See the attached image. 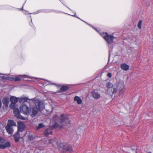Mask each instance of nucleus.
I'll return each instance as SVG.
<instances>
[{
    "label": "nucleus",
    "instance_id": "49",
    "mask_svg": "<svg viewBox=\"0 0 153 153\" xmlns=\"http://www.w3.org/2000/svg\"><path fill=\"white\" fill-rule=\"evenodd\" d=\"M152 153L151 152H149V153Z\"/></svg>",
    "mask_w": 153,
    "mask_h": 153
},
{
    "label": "nucleus",
    "instance_id": "20",
    "mask_svg": "<svg viewBox=\"0 0 153 153\" xmlns=\"http://www.w3.org/2000/svg\"><path fill=\"white\" fill-rule=\"evenodd\" d=\"M9 102V99L8 98L5 97L2 100V102L5 106H8V104Z\"/></svg>",
    "mask_w": 153,
    "mask_h": 153
},
{
    "label": "nucleus",
    "instance_id": "29",
    "mask_svg": "<svg viewBox=\"0 0 153 153\" xmlns=\"http://www.w3.org/2000/svg\"><path fill=\"white\" fill-rule=\"evenodd\" d=\"M6 142V140L2 137H0V143L3 144Z\"/></svg>",
    "mask_w": 153,
    "mask_h": 153
},
{
    "label": "nucleus",
    "instance_id": "16",
    "mask_svg": "<svg viewBox=\"0 0 153 153\" xmlns=\"http://www.w3.org/2000/svg\"><path fill=\"white\" fill-rule=\"evenodd\" d=\"M120 68L123 70L125 71H127L129 69V66L125 63L121 64Z\"/></svg>",
    "mask_w": 153,
    "mask_h": 153
},
{
    "label": "nucleus",
    "instance_id": "43",
    "mask_svg": "<svg viewBox=\"0 0 153 153\" xmlns=\"http://www.w3.org/2000/svg\"><path fill=\"white\" fill-rule=\"evenodd\" d=\"M147 4L148 5V6H149V4L148 3Z\"/></svg>",
    "mask_w": 153,
    "mask_h": 153
},
{
    "label": "nucleus",
    "instance_id": "9",
    "mask_svg": "<svg viewBox=\"0 0 153 153\" xmlns=\"http://www.w3.org/2000/svg\"><path fill=\"white\" fill-rule=\"evenodd\" d=\"M19 99V102L20 103H23L26 102L30 105L31 104V101H30V99H29L27 97H22Z\"/></svg>",
    "mask_w": 153,
    "mask_h": 153
},
{
    "label": "nucleus",
    "instance_id": "46",
    "mask_svg": "<svg viewBox=\"0 0 153 153\" xmlns=\"http://www.w3.org/2000/svg\"><path fill=\"white\" fill-rule=\"evenodd\" d=\"M30 26H31V24L30 23Z\"/></svg>",
    "mask_w": 153,
    "mask_h": 153
},
{
    "label": "nucleus",
    "instance_id": "50",
    "mask_svg": "<svg viewBox=\"0 0 153 153\" xmlns=\"http://www.w3.org/2000/svg\"><path fill=\"white\" fill-rule=\"evenodd\" d=\"M60 1V0H59Z\"/></svg>",
    "mask_w": 153,
    "mask_h": 153
},
{
    "label": "nucleus",
    "instance_id": "30",
    "mask_svg": "<svg viewBox=\"0 0 153 153\" xmlns=\"http://www.w3.org/2000/svg\"><path fill=\"white\" fill-rule=\"evenodd\" d=\"M59 117L56 114H55L53 115V119L54 120H57L59 119Z\"/></svg>",
    "mask_w": 153,
    "mask_h": 153
},
{
    "label": "nucleus",
    "instance_id": "14",
    "mask_svg": "<svg viewBox=\"0 0 153 153\" xmlns=\"http://www.w3.org/2000/svg\"><path fill=\"white\" fill-rule=\"evenodd\" d=\"M58 127H59L60 128H64L65 127L63 125H59L58 123H55L51 127L52 128H56Z\"/></svg>",
    "mask_w": 153,
    "mask_h": 153
},
{
    "label": "nucleus",
    "instance_id": "33",
    "mask_svg": "<svg viewBox=\"0 0 153 153\" xmlns=\"http://www.w3.org/2000/svg\"><path fill=\"white\" fill-rule=\"evenodd\" d=\"M34 138L33 136V135H30L28 136V139L29 140H33Z\"/></svg>",
    "mask_w": 153,
    "mask_h": 153
},
{
    "label": "nucleus",
    "instance_id": "15",
    "mask_svg": "<svg viewBox=\"0 0 153 153\" xmlns=\"http://www.w3.org/2000/svg\"><path fill=\"white\" fill-rule=\"evenodd\" d=\"M74 100L78 104L80 105L82 102V100L81 98L78 96H75L74 98Z\"/></svg>",
    "mask_w": 153,
    "mask_h": 153
},
{
    "label": "nucleus",
    "instance_id": "4",
    "mask_svg": "<svg viewBox=\"0 0 153 153\" xmlns=\"http://www.w3.org/2000/svg\"><path fill=\"white\" fill-rule=\"evenodd\" d=\"M59 146L63 148L64 151L71 152L73 150L71 146L65 143H61Z\"/></svg>",
    "mask_w": 153,
    "mask_h": 153
},
{
    "label": "nucleus",
    "instance_id": "21",
    "mask_svg": "<svg viewBox=\"0 0 153 153\" xmlns=\"http://www.w3.org/2000/svg\"><path fill=\"white\" fill-rule=\"evenodd\" d=\"M3 149H5L7 147H10L11 145L10 143L6 141L3 144H2Z\"/></svg>",
    "mask_w": 153,
    "mask_h": 153
},
{
    "label": "nucleus",
    "instance_id": "41",
    "mask_svg": "<svg viewBox=\"0 0 153 153\" xmlns=\"http://www.w3.org/2000/svg\"><path fill=\"white\" fill-rule=\"evenodd\" d=\"M48 83H45V84H44V85H48Z\"/></svg>",
    "mask_w": 153,
    "mask_h": 153
},
{
    "label": "nucleus",
    "instance_id": "8",
    "mask_svg": "<svg viewBox=\"0 0 153 153\" xmlns=\"http://www.w3.org/2000/svg\"><path fill=\"white\" fill-rule=\"evenodd\" d=\"M25 125L23 123H18L17 131L19 133H22L25 130Z\"/></svg>",
    "mask_w": 153,
    "mask_h": 153
},
{
    "label": "nucleus",
    "instance_id": "25",
    "mask_svg": "<svg viewBox=\"0 0 153 153\" xmlns=\"http://www.w3.org/2000/svg\"><path fill=\"white\" fill-rule=\"evenodd\" d=\"M51 12V11L49 10H39L37 12H35L33 13V14H37L38 13H40V12H45V13H49Z\"/></svg>",
    "mask_w": 153,
    "mask_h": 153
},
{
    "label": "nucleus",
    "instance_id": "23",
    "mask_svg": "<svg viewBox=\"0 0 153 153\" xmlns=\"http://www.w3.org/2000/svg\"><path fill=\"white\" fill-rule=\"evenodd\" d=\"M10 80H14L15 81H18L20 80L21 79L20 77L18 76L11 77L10 79Z\"/></svg>",
    "mask_w": 153,
    "mask_h": 153
},
{
    "label": "nucleus",
    "instance_id": "37",
    "mask_svg": "<svg viewBox=\"0 0 153 153\" xmlns=\"http://www.w3.org/2000/svg\"><path fill=\"white\" fill-rule=\"evenodd\" d=\"M52 84H53V85H56L58 86V87H59L60 85H58V84H54V83H52Z\"/></svg>",
    "mask_w": 153,
    "mask_h": 153
},
{
    "label": "nucleus",
    "instance_id": "27",
    "mask_svg": "<svg viewBox=\"0 0 153 153\" xmlns=\"http://www.w3.org/2000/svg\"><path fill=\"white\" fill-rule=\"evenodd\" d=\"M142 22L143 21L142 20H140L138 22L137 25V27L139 29H140L141 28V25Z\"/></svg>",
    "mask_w": 153,
    "mask_h": 153
},
{
    "label": "nucleus",
    "instance_id": "31",
    "mask_svg": "<svg viewBox=\"0 0 153 153\" xmlns=\"http://www.w3.org/2000/svg\"><path fill=\"white\" fill-rule=\"evenodd\" d=\"M44 126V125L42 123H39L38 126H37V129H39L40 128H43Z\"/></svg>",
    "mask_w": 153,
    "mask_h": 153
},
{
    "label": "nucleus",
    "instance_id": "42",
    "mask_svg": "<svg viewBox=\"0 0 153 153\" xmlns=\"http://www.w3.org/2000/svg\"><path fill=\"white\" fill-rule=\"evenodd\" d=\"M60 144V143L59 144H58V143H57V144H58V145L60 147H61L60 146H59V145Z\"/></svg>",
    "mask_w": 153,
    "mask_h": 153
},
{
    "label": "nucleus",
    "instance_id": "12",
    "mask_svg": "<svg viewBox=\"0 0 153 153\" xmlns=\"http://www.w3.org/2000/svg\"><path fill=\"white\" fill-rule=\"evenodd\" d=\"M92 96L96 100L99 99L100 97V94L97 92L94 91L92 92Z\"/></svg>",
    "mask_w": 153,
    "mask_h": 153
},
{
    "label": "nucleus",
    "instance_id": "48",
    "mask_svg": "<svg viewBox=\"0 0 153 153\" xmlns=\"http://www.w3.org/2000/svg\"><path fill=\"white\" fill-rule=\"evenodd\" d=\"M31 21L32 22V19L31 18Z\"/></svg>",
    "mask_w": 153,
    "mask_h": 153
},
{
    "label": "nucleus",
    "instance_id": "32",
    "mask_svg": "<svg viewBox=\"0 0 153 153\" xmlns=\"http://www.w3.org/2000/svg\"><path fill=\"white\" fill-rule=\"evenodd\" d=\"M19 76L21 77H24V78H31L30 76H29L27 75H19Z\"/></svg>",
    "mask_w": 153,
    "mask_h": 153
},
{
    "label": "nucleus",
    "instance_id": "1",
    "mask_svg": "<svg viewBox=\"0 0 153 153\" xmlns=\"http://www.w3.org/2000/svg\"><path fill=\"white\" fill-rule=\"evenodd\" d=\"M30 101H31V104L34 103L35 107L39 110H43L45 108V105L43 103L39 100L36 99V98L30 99Z\"/></svg>",
    "mask_w": 153,
    "mask_h": 153
},
{
    "label": "nucleus",
    "instance_id": "11",
    "mask_svg": "<svg viewBox=\"0 0 153 153\" xmlns=\"http://www.w3.org/2000/svg\"><path fill=\"white\" fill-rule=\"evenodd\" d=\"M20 133H21L17 131V132L13 136L14 140L16 142H19V139L22 136V135Z\"/></svg>",
    "mask_w": 153,
    "mask_h": 153
},
{
    "label": "nucleus",
    "instance_id": "47",
    "mask_svg": "<svg viewBox=\"0 0 153 153\" xmlns=\"http://www.w3.org/2000/svg\"><path fill=\"white\" fill-rule=\"evenodd\" d=\"M25 134H24V136L25 135Z\"/></svg>",
    "mask_w": 153,
    "mask_h": 153
},
{
    "label": "nucleus",
    "instance_id": "35",
    "mask_svg": "<svg viewBox=\"0 0 153 153\" xmlns=\"http://www.w3.org/2000/svg\"><path fill=\"white\" fill-rule=\"evenodd\" d=\"M117 91V89L116 88H114L113 89V91H112V94H115Z\"/></svg>",
    "mask_w": 153,
    "mask_h": 153
},
{
    "label": "nucleus",
    "instance_id": "10",
    "mask_svg": "<svg viewBox=\"0 0 153 153\" xmlns=\"http://www.w3.org/2000/svg\"><path fill=\"white\" fill-rule=\"evenodd\" d=\"M13 113L15 116L18 118L22 120H25V118L24 117L20 115V112L19 109L18 108H15L13 111Z\"/></svg>",
    "mask_w": 153,
    "mask_h": 153
},
{
    "label": "nucleus",
    "instance_id": "36",
    "mask_svg": "<svg viewBox=\"0 0 153 153\" xmlns=\"http://www.w3.org/2000/svg\"><path fill=\"white\" fill-rule=\"evenodd\" d=\"M107 76L109 78H111L112 77V74L111 73H108L107 74Z\"/></svg>",
    "mask_w": 153,
    "mask_h": 153
},
{
    "label": "nucleus",
    "instance_id": "22",
    "mask_svg": "<svg viewBox=\"0 0 153 153\" xmlns=\"http://www.w3.org/2000/svg\"><path fill=\"white\" fill-rule=\"evenodd\" d=\"M113 86L112 83L109 82L106 84V87L107 89V92L108 91V90L111 88H112Z\"/></svg>",
    "mask_w": 153,
    "mask_h": 153
},
{
    "label": "nucleus",
    "instance_id": "13",
    "mask_svg": "<svg viewBox=\"0 0 153 153\" xmlns=\"http://www.w3.org/2000/svg\"><path fill=\"white\" fill-rule=\"evenodd\" d=\"M52 129L51 127L46 129L44 132V134L46 136H48L49 134H52Z\"/></svg>",
    "mask_w": 153,
    "mask_h": 153
},
{
    "label": "nucleus",
    "instance_id": "19",
    "mask_svg": "<svg viewBox=\"0 0 153 153\" xmlns=\"http://www.w3.org/2000/svg\"><path fill=\"white\" fill-rule=\"evenodd\" d=\"M10 99L12 103H16L18 101V98L14 96L11 97Z\"/></svg>",
    "mask_w": 153,
    "mask_h": 153
},
{
    "label": "nucleus",
    "instance_id": "39",
    "mask_svg": "<svg viewBox=\"0 0 153 153\" xmlns=\"http://www.w3.org/2000/svg\"><path fill=\"white\" fill-rule=\"evenodd\" d=\"M25 3H24L23 5H22V9H21V10H23V7H24V4H25Z\"/></svg>",
    "mask_w": 153,
    "mask_h": 153
},
{
    "label": "nucleus",
    "instance_id": "3",
    "mask_svg": "<svg viewBox=\"0 0 153 153\" xmlns=\"http://www.w3.org/2000/svg\"><path fill=\"white\" fill-rule=\"evenodd\" d=\"M100 35L104 38L108 44H111L114 42V39L115 38L113 35H109L107 33L102 32Z\"/></svg>",
    "mask_w": 153,
    "mask_h": 153
},
{
    "label": "nucleus",
    "instance_id": "26",
    "mask_svg": "<svg viewBox=\"0 0 153 153\" xmlns=\"http://www.w3.org/2000/svg\"><path fill=\"white\" fill-rule=\"evenodd\" d=\"M1 77L4 79H8L10 80V76H8L7 75H3L1 76Z\"/></svg>",
    "mask_w": 153,
    "mask_h": 153
},
{
    "label": "nucleus",
    "instance_id": "7",
    "mask_svg": "<svg viewBox=\"0 0 153 153\" xmlns=\"http://www.w3.org/2000/svg\"><path fill=\"white\" fill-rule=\"evenodd\" d=\"M117 87L120 91V94H122L124 91V82L123 80L120 81L117 84Z\"/></svg>",
    "mask_w": 153,
    "mask_h": 153
},
{
    "label": "nucleus",
    "instance_id": "28",
    "mask_svg": "<svg viewBox=\"0 0 153 153\" xmlns=\"http://www.w3.org/2000/svg\"><path fill=\"white\" fill-rule=\"evenodd\" d=\"M16 103L14 104V103H11L10 105V108L11 109H14V110L15 108H16Z\"/></svg>",
    "mask_w": 153,
    "mask_h": 153
},
{
    "label": "nucleus",
    "instance_id": "2",
    "mask_svg": "<svg viewBox=\"0 0 153 153\" xmlns=\"http://www.w3.org/2000/svg\"><path fill=\"white\" fill-rule=\"evenodd\" d=\"M16 123L13 120H9L7 125L5 128L8 134H11L13 132V126H16Z\"/></svg>",
    "mask_w": 153,
    "mask_h": 153
},
{
    "label": "nucleus",
    "instance_id": "5",
    "mask_svg": "<svg viewBox=\"0 0 153 153\" xmlns=\"http://www.w3.org/2000/svg\"><path fill=\"white\" fill-rule=\"evenodd\" d=\"M21 112L25 115H27L30 112V109L25 104L22 105L20 107Z\"/></svg>",
    "mask_w": 153,
    "mask_h": 153
},
{
    "label": "nucleus",
    "instance_id": "17",
    "mask_svg": "<svg viewBox=\"0 0 153 153\" xmlns=\"http://www.w3.org/2000/svg\"><path fill=\"white\" fill-rule=\"evenodd\" d=\"M74 15H70L72 16H74V17H76L79 19L81 20H82V21L83 22H85L86 24H87V25H89L90 26H91V27H92L97 32H98L99 33V31H98L97 29L95 28L94 27L92 26L91 25H90L89 24H88L87 22H85L83 20H82V19H80L79 18V17H78L77 16H76V12H74Z\"/></svg>",
    "mask_w": 153,
    "mask_h": 153
},
{
    "label": "nucleus",
    "instance_id": "44",
    "mask_svg": "<svg viewBox=\"0 0 153 153\" xmlns=\"http://www.w3.org/2000/svg\"><path fill=\"white\" fill-rule=\"evenodd\" d=\"M132 150L133 151V150H134V149H132Z\"/></svg>",
    "mask_w": 153,
    "mask_h": 153
},
{
    "label": "nucleus",
    "instance_id": "34",
    "mask_svg": "<svg viewBox=\"0 0 153 153\" xmlns=\"http://www.w3.org/2000/svg\"><path fill=\"white\" fill-rule=\"evenodd\" d=\"M55 141V140L53 139H50L49 140V143L50 144H51Z\"/></svg>",
    "mask_w": 153,
    "mask_h": 153
},
{
    "label": "nucleus",
    "instance_id": "38",
    "mask_svg": "<svg viewBox=\"0 0 153 153\" xmlns=\"http://www.w3.org/2000/svg\"><path fill=\"white\" fill-rule=\"evenodd\" d=\"M0 149H3L2 145V144H0Z\"/></svg>",
    "mask_w": 153,
    "mask_h": 153
},
{
    "label": "nucleus",
    "instance_id": "45",
    "mask_svg": "<svg viewBox=\"0 0 153 153\" xmlns=\"http://www.w3.org/2000/svg\"><path fill=\"white\" fill-rule=\"evenodd\" d=\"M48 82H49V83L50 82L48 81H47Z\"/></svg>",
    "mask_w": 153,
    "mask_h": 153
},
{
    "label": "nucleus",
    "instance_id": "40",
    "mask_svg": "<svg viewBox=\"0 0 153 153\" xmlns=\"http://www.w3.org/2000/svg\"><path fill=\"white\" fill-rule=\"evenodd\" d=\"M1 101L0 100V108H1Z\"/></svg>",
    "mask_w": 153,
    "mask_h": 153
},
{
    "label": "nucleus",
    "instance_id": "18",
    "mask_svg": "<svg viewBox=\"0 0 153 153\" xmlns=\"http://www.w3.org/2000/svg\"><path fill=\"white\" fill-rule=\"evenodd\" d=\"M39 110L36 107H34L33 108L32 112V114L31 116L33 117H34L38 113V111Z\"/></svg>",
    "mask_w": 153,
    "mask_h": 153
},
{
    "label": "nucleus",
    "instance_id": "6",
    "mask_svg": "<svg viewBox=\"0 0 153 153\" xmlns=\"http://www.w3.org/2000/svg\"><path fill=\"white\" fill-rule=\"evenodd\" d=\"M59 122L60 123H63L65 122V124L69 125L70 124V121L69 120L68 116L64 114H62L61 115Z\"/></svg>",
    "mask_w": 153,
    "mask_h": 153
},
{
    "label": "nucleus",
    "instance_id": "24",
    "mask_svg": "<svg viewBox=\"0 0 153 153\" xmlns=\"http://www.w3.org/2000/svg\"><path fill=\"white\" fill-rule=\"evenodd\" d=\"M69 89L68 87L66 85L62 86L60 88V91L62 92H65L67 91Z\"/></svg>",
    "mask_w": 153,
    "mask_h": 153
}]
</instances>
